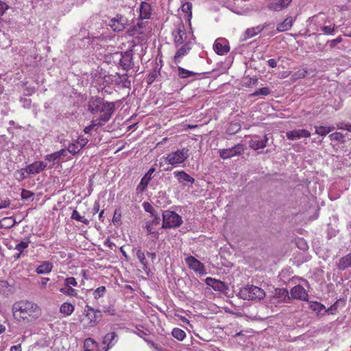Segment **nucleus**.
Masks as SVG:
<instances>
[{
	"mask_svg": "<svg viewBox=\"0 0 351 351\" xmlns=\"http://www.w3.org/2000/svg\"><path fill=\"white\" fill-rule=\"evenodd\" d=\"M12 311L14 319L23 324L34 322L38 319L42 311L40 306L29 300H20L12 305Z\"/></svg>",
	"mask_w": 351,
	"mask_h": 351,
	"instance_id": "f257e3e1",
	"label": "nucleus"
},
{
	"mask_svg": "<svg viewBox=\"0 0 351 351\" xmlns=\"http://www.w3.org/2000/svg\"><path fill=\"white\" fill-rule=\"evenodd\" d=\"M239 296L245 300H261L265 297V292L258 287L247 285L240 289Z\"/></svg>",
	"mask_w": 351,
	"mask_h": 351,
	"instance_id": "f03ea898",
	"label": "nucleus"
},
{
	"mask_svg": "<svg viewBox=\"0 0 351 351\" xmlns=\"http://www.w3.org/2000/svg\"><path fill=\"white\" fill-rule=\"evenodd\" d=\"M182 223V217L176 212L167 210L162 212V228H173Z\"/></svg>",
	"mask_w": 351,
	"mask_h": 351,
	"instance_id": "7ed1b4c3",
	"label": "nucleus"
},
{
	"mask_svg": "<svg viewBox=\"0 0 351 351\" xmlns=\"http://www.w3.org/2000/svg\"><path fill=\"white\" fill-rule=\"evenodd\" d=\"M114 110L115 105L113 102L104 100L98 110V113H100V115L96 120L101 121L102 125H104L111 119Z\"/></svg>",
	"mask_w": 351,
	"mask_h": 351,
	"instance_id": "20e7f679",
	"label": "nucleus"
},
{
	"mask_svg": "<svg viewBox=\"0 0 351 351\" xmlns=\"http://www.w3.org/2000/svg\"><path fill=\"white\" fill-rule=\"evenodd\" d=\"M189 150L183 148L169 154L165 158L166 161L172 165H177L184 162L189 156Z\"/></svg>",
	"mask_w": 351,
	"mask_h": 351,
	"instance_id": "39448f33",
	"label": "nucleus"
},
{
	"mask_svg": "<svg viewBox=\"0 0 351 351\" xmlns=\"http://www.w3.org/2000/svg\"><path fill=\"white\" fill-rule=\"evenodd\" d=\"M171 34L173 38V43L176 47L184 45L189 40H187V35L184 25L182 22L178 24L176 27L172 31Z\"/></svg>",
	"mask_w": 351,
	"mask_h": 351,
	"instance_id": "423d86ee",
	"label": "nucleus"
},
{
	"mask_svg": "<svg viewBox=\"0 0 351 351\" xmlns=\"http://www.w3.org/2000/svg\"><path fill=\"white\" fill-rule=\"evenodd\" d=\"M115 55L119 56V64L124 71H128L133 68L134 63L132 50L116 53Z\"/></svg>",
	"mask_w": 351,
	"mask_h": 351,
	"instance_id": "0eeeda50",
	"label": "nucleus"
},
{
	"mask_svg": "<svg viewBox=\"0 0 351 351\" xmlns=\"http://www.w3.org/2000/svg\"><path fill=\"white\" fill-rule=\"evenodd\" d=\"M244 152V147L242 144H237L234 147L219 150V156L223 159H228L235 156H240Z\"/></svg>",
	"mask_w": 351,
	"mask_h": 351,
	"instance_id": "6e6552de",
	"label": "nucleus"
},
{
	"mask_svg": "<svg viewBox=\"0 0 351 351\" xmlns=\"http://www.w3.org/2000/svg\"><path fill=\"white\" fill-rule=\"evenodd\" d=\"M185 262L189 267L195 272L201 275H206L207 274L204 264L195 257L189 256L185 258Z\"/></svg>",
	"mask_w": 351,
	"mask_h": 351,
	"instance_id": "1a4fd4ad",
	"label": "nucleus"
},
{
	"mask_svg": "<svg viewBox=\"0 0 351 351\" xmlns=\"http://www.w3.org/2000/svg\"><path fill=\"white\" fill-rule=\"evenodd\" d=\"M128 19L122 15L117 14L115 17L111 19L108 25L114 32H121L125 28Z\"/></svg>",
	"mask_w": 351,
	"mask_h": 351,
	"instance_id": "9d476101",
	"label": "nucleus"
},
{
	"mask_svg": "<svg viewBox=\"0 0 351 351\" xmlns=\"http://www.w3.org/2000/svg\"><path fill=\"white\" fill-rule=\"evenodd\" d=\"M191 48L192 41L191 39H189L176 51L173 58V62L176 65H178V64L181 62L182 58L190 52Z\"/></svg>",
	"mask_w": 351,
	"mask_h": 351,
	"instance_id": "9b49d317",
	"label": "nucleus"
},
{
	"mask_svg": "<svg viewBox=\"0 0 351 351\" xmlns=\"http://www.w3.org/2000/svg\"><path fill=\"white\" fill-rule=\"evenodd\" d=\"M85 313L86 317L88 319V326H95L97 324L98 321L97 319L99 317H101V311L95 310L91 306L86 305L85 307Z\"/></svg>",
	"mask_w": 351,
	"mask_h": 351,
	"instance_id": "f8f14e48",
	"label": "nucleus"
},
{
	"mask_svg": "<svg viewBox=\"0 0 351 351\" xmlns=\"http://www.w3.org/2000/svg\"><path fill=\"white\" fill-rule=\"evenodd\" d=\"M290 294L293 299L302 301H308V299L307 291L300 285L293 287L290 291Z\"/></svg>",
	"mask_w": 351,
	"mask_h": 351,
	"instance_id": "ddd939ff",
	"label": "nucleus"
},
{
	"mask_svg": "<svg viewBox=\"0 0 351 351\" xmlns=\"http://www.w3.org/2000/svg\"><path fill=\"white\" fill-rule=\"evenodd\" d=\"M104 100L103 98L97 96L91 97L87 103L88 110L93 114H98V110Z\"/></svg>",
	"mask_w": 351,
	"mask_h": 351,
	"instance_id": "4468645a",
	"label": "nucleus"
},
{
	"mask_svg": "<svg viewBox=\"0 0 351 351\" xmlns=\"http://www.w3.org/2000/svg\"><path fill=\"white\" fill-rule=\"evenodd\" d=\"M205 282L208 286L211 287L215 291L225 292L228 289V286L224 282L219 280L208 277L205 279Z\"/></svg>",
	"mask_w": 351,
	"mask_h": 351,
	"instance_id": "2eb2a0df",
	"label": "nucleus"
},
{
	"mask_svg": "<svg viewBox=\"0 0 351 351\" xmlns=\"http://www.w3.org/2000/svg\"><path fill=\"white\" fill-rule=\"evenodd\" d=\"M268 138L267 135H265L262 138L258 136H254L249 142V146L251 149L258 150L263 149L266 147Z\"/></svg>",
	"mask_w": 351,
	"mask_h": 351,
	"instance_id": "dca6fc26",
	"label": "nucleus"
},
{
	"mask_svg": "<svg viewBox=\"0 0 351 351\" xmlns=\"http://www.w3.org/2000/svg\"><path fill=\"white\" fill-rule=\"evenodd\" d=\"M286 136L289 140H296L301 138H308L311 136V132L304 129H298L289 131L286 133Z\"/></svg>",
	"mask_w": 351,
	"mask_h": 351,
	"instance_id": "f3484780",
	"label": "nucleus"
},
{
	"mask_svg": "<svg viewBox=\"0 0 351 351\" xmlns=\"http://www.w3.org/2000/svg\"><path fill=\"white\" fill-rule=\"evenodd\" d=\"M46 167V163L39 161L28 165L26 168L23 169L22 170L25 171L28 174H36L45 169Z\"/></svg>",
	"mask_w": 351,
	"mask_h": 351,
	"instance_id": "a211bd4d",
	"label": "nucleus"
},
{
	"mask_svg": "<svg viewBox=\"0 0 351 351\" xmlns=\"http://www.w3.org/2000/svg\"><path fill=\"white\" fill-rule=\"evenodd\" d=\"M213 49L220 56H223L230 51V47L227 41L224 39H217L215 40Z\"/></svg>",
	"mask_w": 351,
	"mask_h": 351,
	"instance_id": "6ab92c4d",
	"label": "nucleus"
},
{
	"mask_svg": "<svg viewBox=\"0 0 351 351\" xmlns=\"http://www.w3.org/2000/svg\"><path fill=\"white\" fill-rule=\"evenodd\" d=\"M152 14V9L151 5L146 2L142 1L139 8V16L140 20L151 19Z\"/></svg>",
	"mask_w": 351,
	"mask_h": 351,
	"instance_id": "aec40b11",
	"label": "nucleus"
},
{
	"mask_svg": "<svg viewBox=\"0 0 351 351\" xmlns=\"http://www.w3.org/2000/svg\"><path fill=\"white\" fill-rule=\"evenodd\" d=\"M291 1L292 0H274L268 5L267 8L269 10L280 12L287 8Z\"/></svg>",
	"mask_w": 351,
	"mask_h": 351,
	"instance_id": "412c9836",
	"label": "nucleus"
},
{
	"mask_svg": "<svg viewBox=\"0 0 351 351\" xmlns=\"http://www.w3.org/2000/svg\"><path fill=\"white\" fill-rule=\"evenodd\" d=\"M118 339V335L115 332L107 333L102 341V343L107 346L104 351H108V350L112 348L117 343Z\"/></svg>",
	"mask_w": 351,
	"mask_h": 351,
	"instance_id": "4be33fe9",
	"label": "nucleus"
},
{
	"mask_svg": "<svg viewBox=\"0 0 351 351\" xmlns=\"http://www.w3.org/2000/svg\"><path fill=\"white\" fill-rule=\"evenodd\" d=\"M337 267L339 270L343 271L351 267V253L346 254L339 259L337 263Z\"/></svg>",
	"mask_w": 351,
	"mask_h": 351,
	"instance_id": "5701e85b",
	"label": "nucleus"
},
{
	"mask_svg": "<svg viewBox=\"0 0 351 351\" xmlns=\"http://www.w3.org/2000/svg\"><path fill=\"white\" fill-rule=\"evenodd\" d=\"M274 298L278 299V302H287L290 300L288 291L283 288L275 289Z\"/></svg>",
	"mask_w": 351,
	"mask_h": 351,
	"instance_id": "b1692460",
	"label": "nucleus"
},
{
	"mask_svg": "<svg viewBox=\"0 0 351 351\" xmlns=\"http://www.w3.org/2000/svg\"><path fill=\"white\" fill-rule=\"evenodd\" d=\"M114 82L116 84L121 86L123 88H130L131 86V82L128 78L127 74H119L117 73L115 76Z\"/></svg>",
	"mask_w": 351,
	"mask_h": 351,
	"instance_id": "393cba45",
	"label": "nucleus"
},
{
	"mask_svg": "<svg viewBox=\"0 0 351 351\" xmlns=\"http://www.w3.org/2000/svg\"><path fill=\"white\" fill-rule=\"evenodd\" d=\"M267 26V24L260 25L256 27L248 28L245 32V39L252 38L261 32Z\"/></svg>",
	"mask_w": 351,
	"mask_h": 351,
	"instance_id": "a878e982",
	"label": "nucleus"
},
{
	"mask_svg": "<svg viewBox=\"0 0 351 351\" xmlns=\"http://www.w3.org/2000/svg\"><path fill=\"white\" fill-rule=\"evenodd\" d=\"M173 173L180 182H186L193 184L195 182V179L193 178L183 171H175Z\"/></svg>",
	"mask_w": 351,
	"mask_h": 351,
	"instance_id": "bb28decb",
	"label": "nucleus"
},
{
	"mask_svg": "<svg viewBox=\"0 0 351 351\" xmlns=\"http://www.w3.org/2000/svg\"><path fill=\"white\" fill-rule=\"evenodd\" d=\"M293 25L292 17L286 18L282 23L277 25L276 30L278 32H282L291 29Z\"/></svg>",
	"mask_w": 351,
	"mask_h": 351,
	"instance_id": "cd10ccee",
	"label": "nucleus"
},
{
	"mask_svg": "<svg viewBox=\"0 0 351 351\" xmlns=\"http://www.w3.org/2000/svg\"><path fill=\"white\" fill-rule=\"evenodd\" d=\"M136 256L141 265H143V269L148 274V271H149V265L147 260L145 258V255L144 252L141 250H138L136 252Z\"/></svg>",
	"mask_w": 351,
	"mask_h": 351,
	"instance_id": "c85d7f7f",
	"label": "nucleus"
},
{
	"mask_svg": "<svg viewBox=\"0 0 351 351\" xmlns=\"http://www.w3.org/2000/svg\"><path fill=\"white\" fill-rule=\"evenodd\" d=\"M53 264L49 261H44L36 269V271L38 274H47L51 271Z\"/></svg>",
	"mask_w": 351,
	"mask_h": 351,
	"instance_id": "c756f323",
	"label": "nucleus"
},
{
	"mask_svg": "<svg viewBox=\"0 0 351 351\" xmlns=\"http://www.w3.org/2000/svg\"><path fill=\"white\" fill-rule=\"evenodd\" d=\"M178 75L180 78L182 79H186L191 77H195L197 75H199V73H195L191 71H189L187 69H185L180 66H178Z\"/></svg>",
	"mask_w": 351,
	"mask_h": 351,
	"instance_id": "7c9ffc66",
	"label": "nucleus"
},
{
	"mask_svg": "<svg viewBox=\"0 0 351 351\" xmlns=\"http://www.w3.org/2000/svg\"><path fill=\"white\" fill-rule=\"evenodd\" d=\"M74 309L75 307L73 304L71 303L64 302L61 305L60 308V312L66 316H69L73 313Z\"/></svg>",
	"mask_w": 351,
	"mask_h": 351,
	"instance_id": "2f4dec72",
	"label": "nucleus"
},
{
	"mask_svg": "<svg viewBox=\"0 0 351 351\" xmlns=\"http://www.w3.org/2000/svg\"><path fill=\"white\" fill-rule=\"evenodd\" d=\"M154 171H155L154 168H151L149 169L147 173L142 178L141 182H140V185L138 186V189L139 188L140 186H142L143 189L145 188L147 186L149 182L150 181V180L152 178V173Z\"/></svg>",
	"mask_w": 351,
	"mask_h": 351,
	"instance_id": "473e14b6",
	"label": "nucleus"
},
{
	"mask_svg": "<svg viewBox=\"0 0 351 351\" xmlns=\"http://www.w3.org/2000/svg\"><path fill=\"white\" fill-rule=\"evenodd\" d=\"M315 134L325 136L328 134H329L331 131L335 130V127H326V126H315Z\"/></svg>",
	"mask_w": 351,
	"mask_h": 351,
	"instance_id": "72a5a7b5",
	"label": "nucleus"
},
{
	"mask_svg": "<svg viewBox=\"0 0 351 351\" xmlns=\"http://www.w3.org/2000/svg\"><path fill=\"white\" fill-rule=\"evenodd\" d=\"M329 138L331 141H335L338 144H343L345 143V136L339 132H334L329 135Z\"/></svg>",
	"mask_w": 351,
	"mask_h": 351,
	"instance_id": "f704fd0d",
	"label": "nucleus"
},
{
	"mask_svg": "<svg viewBox=\"0 0 351 351\" xmlns=\"http://www.w3.org/2000/svg\"><path fill=\"white\" fill-rule=\"evenodd\" d=\"M82 149L80 147L79 143L77 140L69 144L67 147L68 152L73 156L78 154Z\"/></svg>",
	"mask_w": 351,
	"mask_h": 351,
	"instance_id": "c9c22d12",
	"label": "nucleus"
},
{
	"mask_svg": "<svg viewBox=\"0 0 351 351\" xmlns=\"http://www.w3.org/2000/svg\"><path fill=\"white\" fill-rule=\"evenodd\" d=\"M171 335L175 339H178V341H183L184 339L186 337L185 332L179 328H174L172 330Z\"/></svg>",
	"mask_w": 351,
	"mask_h": 351,
	"instance_id": "e433bc0d",
	"label": "nucleus"
},
{
	"mask_svg": "<svg viewBox=\"0 0 351 351\" xmlns=\"http://www.w3.org/2000/svg\"><path fill=\"white\" fill-rule=\"evenodd\" d=\"M241 125L237 123H230L228 128L226 130V133L230 135L234 134L241 130Z\"/></svg>",
	"mask_w": 351,
	"mask_h": 351,
	"instance_id": "4c0bfd02",
	"label": "nucleus"
},
{
	"mask_svg": "<svg viewBox=\"0 0 351 351\" xmlns=\"http://www.w3.org/2000/svg\"><path fill=\"white\" fill-rule=\"evenodd\" d=\"M71 218L77 221H80L85 225H88L89 223V220L86 219L85 217L81 216L80 214L76 210H73Z\"/></svg>",
	"mask_w": 351,
	"mask_h": 351,
	"instance_id": "58836bf2",
	"label": "nucleus"
},
{
	"mask_svg": "<svg viewBox=\"0 0 351 351\" xmlns=\"http://www.w3.org/2000/svg\"><path fill=\"white\" fill-rule=\"evenodd\" d=\"M159 73V70H157L156 68L150 71L146 77L147 84L149 85L152 84L158 77Z\"/></svg>",
	"mask_w": 351,
	"mask_h": 351,
	"instance_id": "ea45409f",
	"label": "nucleus"
},
{
	"mask_svg": "<svg viewBox=\"0 0 351 351\" xmlns=\"http://www.w3.org/2000/svg\"><path fill=\"white\" fill-rule=\"evenodd\" d=\"M102 123L101 121H98V120L93 119L90 122V124L88 126H86L84 129V132L85 134H90V131L95 127L99 128L101 127Z\"/></svg>",
	"mask_w": 351,
	"mask_h": 351,
	"instance_id": "a19ab883",
	"label": "nucleus"
},
{
	"mask_svg": "<svg viewBox=\"0 0 351 351\" xmlns=\"http://www.w3.org/2000/svg\"><path fill=\"white\" fill-rule=\"evenodd\" d=\"M269 93H270V90L269 89V88L263 87L261 88H258V90H256V91H254V93L250 94V97H257L259 95L267 96V95H269Z\"/></svg>",
	"mask_w": 351,
	"mask_h": 351,
	"instance_id": "79ce46f5",
	"label": "nucleus"
},
{
	"mask_svg": "<svg viewBox=\"0 0 351 351\" xmlns=\"http://www.w3.org/2000/svg\"><path fill=\"white\" fill-rule=\"evenodd\" d=\"M60 292L69 296H76L77 295V291L76 289L66 286H65V287L61 288Z\"/></svg>",
	"mask_w": 351,
	"mask_h": 351,
	"instance_id": "37998d69",
	"label": "nucleus"
},
{
	"mask_svg": "<svg viewBox=\"0 0 351 351\" xmlns=\"http://www.w3.org/2000/svg\"><path fill=\"white\" fill-rule=\"evenodd\" d=\"M29 243L30 241L29 239L27 241H21L15 246L14 249L18 252L23 253V251L28 247Z\"/></svg>",
	"mask_w": 351,
	"mask_h": 351,
	"instance_id": "c03bdc74",
	"label": "nucleus"
},
{
	"mask_svg": "<svg viewBox=\"0 0 351 351\" xmlns=\"http://www.w3.org/2000/svg\"><path fill=\"white\" fill-rule=\"evenodd\" d=\"M307 71L304 69H302L295 72L292 75L291 78L294 80L302 79L305 77L306 75Z\"/></svg>",
	"mask_w": 351,
	"mask_h": 351,
	"instance_id": "a18cd8bd",
	"label": "nucleus"
},
{
	"mask_svg": "<svg viewBox=\"0 0 351 351\" xmlns=\"http://www.w3.org/2000/svg\"><path fill=\"white\" fill-rule=\"evenodd\" d=\"M310 308L313 311L320 312L325 309V306L318 302H311L310 303Z\"/></svg>",
	"mask_w": 351,
	"mask_h": 351,
	"instance_id": "49530a36",
	"label": "nucleus"
},
{
	"mask_svg": "<svg viewBox=\"0 0 351 351\" xmlns=\"http://www.w3.org/2000/svg\"><path fill=\"white\" fill-rule=\"evenodd\" d=\"M121 210L119 208L116 209L114 210L113 218H112L113 223L116 226L120 225L121 223Z\"/></svg>",
	"mask_w": 351,
	"mask_h": 351,
	"instance_id": "de8ad7c7",
	"label": "nucleus"
},
{
	"mask_svg": "<svg viewBox=\"0 0 351 351\" xmlns=\"http://www.w3.org/2000/svg\"><path fill=\"white\" fill-rule=\"evenodd\" d=\"M106 291V289L104 286H101V287H98L93 292L94 298L97 300V299L102 297L104 295Z\"/></svg>",
	"mask_w": 351,
	"mask_h": 351,
	"instance_id": "09e8293b",
	"label": "nucleus"
},
{
	"mask_svg": "<svg viewBox=\"0 0 351 351\" xmlns=\"http://www.w3.org/2000/svg\"><path fill=\"white\" fill-rule=\"evenodd\" d=\"M192 3L190 2H185L182 5V10L185 12L186 14H188V16L191 18L192 16Z\"/></svg>",
	"mask_w": 351,
	"mask_h": 351,
	"instance_id": "8fccbe9b",
	"label": "nucleus"
},
{
	"mask_svg": "<svg viewBox=\"0 0 351 351\" xmlns=\"http://www.w3.org/2000/svg\"><path fill=\"white\" fill-rule=\"evenodd\" d=\"M97 342L92 338H87L84 341V350L92 351L91 347L96 345Z\"/></svg>",
	"mask_w": 351,
	"mask_h": 351,
	"instance_id": "3c124183",
	"label": "nucleus"
},
{
	"mask_svg": "<svg viewBox=\"0 0 351 351\" xmlns=\"http://www.w3.org/2000/svg\"><path fill=\"white\" fill-rule=\"evenodd\" d=\"M321 31L328 35H333L335 33V25L329 26H322L320 27Z\"/></svg>",
	"mask_w": 351,
	"mask_h": 351,
	"instance_id": "603ef678",
	"label": "nucleus"
},
{
	"mask_svg": "<svg viewBox=\"0 0 351 351\" xmlns=\"http://www.w3.org/2000/svg\"><path fill=\"white\" fill-rule=\"evenodd\" d=\"M8 5L4 1L0 0V23L3 21L2 16L5 14V11L8 10Z\"/></svg>",
	"mask_w": 351,
	"mask_h": 351,
	"instance_id": "864d4df0",
	"label": "nucleus"
},
{
	"mask_svg": "<svg viewBox=\"0 0 351 351\" xmlns=\"http://www.w3.org/2000/svg\"><path fill=\"white\" fill-rule=\"evenodd\" d=\"M296 245L298 248H300V250H302L303 251H305V250H308V248L307 243L305 241V240H304L303 239H301V238H299L296 241Z\"/></svg>",
	"mask_w": 351,
	"mask_h": 351,
	"instance_id": "5fc2aeb1",
	"label": "nucleus"
},
{
	"mask_svg": "<svg viewBox=\"0 0 351 351\" xmlns=\"http://www.w3.org/2000/svg\"><path fill=\"white\" fill-rule=\"evenodd\" d=\"M64 285L66 287H76L77 285V282L74 277H69L65 279Z\"/></svg>",
	"mask_w": 351,
	"mask_h": 351,
	"instance_id": "6e6d98bb",
	"label": "nucleus"
},
{
	"mask_svg": "<svg viewBox=\"0 0 351 351\" xmlns=\"http://www.w3.org/2000/svg\"><path fill=\"white\" fill-rule=\"evenodd\" d=\"M33 195H34L33 193H32L29 191L25 190V189H23L22 191H21V199H25V200L29 199Z\"/></svg>",
	"mask_w": 351,
	"mask_h": 351,
	"instance_id": "4d7b16f0",
	"label": "nucleus"
},
{
	"mask_svg": "<svg viewBox=\"0 0 351 351\" xmlns=\"http://www.w3.org/2000/svg\"><path fill=\"white\" fill-rule=\"evenodd\" d=\"M337 128L351 132V124L348 123H339L337 125Z\"/></svg>",
	"mask_w": 351,
	"mask_h": 351,
	"instance_id": "13d9d810",
	"label": "nucleus"
},
{
	"mask_svg": "<svg viewBox=\"0 0 351 351\" xmlns=\"http://www.w3.org/2000/svg\"><path fill=\"white\" fill-rule=\"evenodd\" d=\"M45 158L46 160L49 162H54L56 160L59 159L58 157V154H56V152L46 155L45 156Z\"/></svg>",
	"mask_w": 351,
	"mask_h": 351,
	"instance_id": "bf43d9fd",
	"label": "nucleus"
},
{
	"mask_svg": "<svg viewBox=\"0 0 351 351\" xmlns=\"http://www.w3.org/2000/svg\"><path fill=\"white\" fill-rule=\"evenodd\" d=\"M77 141L79 143L80 147L82 149H83L86 146V145L88 143V139L86 138H84V137H79L77 139Z\"/></svg>",
	"mask_w": 351,
	"mask_h": 351,
	"instance_id": "052dcab7",
	"label": "nucleus"
},
{
	"mask_svg": "<svg viewBox=\"0 0 351 351\" xmlns=\"http://www.w3.org/2000/svg\"><path fill=\"white\" fill-rule=\"evenodd\" d=\"M342 41L341 36H338L335 39H333L329 42V45L331 48H333L335 46H336L337 44L340 43Z\"/></svg>",
	"mask_w": 351,
	"mask_h": 351,
	"instance_id": "680f3d73",
	"label": "nucleus"
},
{
	"mask_svg": "<svg viewBox=\"0 0 351 351\" xmlns=\"http://www.w3.org/2000/svg\"><path fill=\"white\" fill-rule=\"evenodd\" d=\"M10 205V200L8 198H6L3 200L0 201V209L6 208L9 207Z\"/></svg>",
	"mask_w": 351,
	"mask_h": 351,
	"instance_id": "e2e57ef3",
	"label": "nucleus"
},
{
	"mask_svg": "<svg viewBox=\"0 0 351 351\" xmlns=\"http://www.w3.org/2000/svg\"><path fill=\"white\" fill-rule=\"evenodd\" d=\"M143 207H144V209L145 210V211L150 213L153 216L154 215V208L150 204H149L148 202H144Z\"/></svg>",
	"mask_w": 351,
	"mask_h": 351,
	"instance_id": "0e129e2a",
	"label": "nucleus"
},
{
	"mask_svg": "<svg viewBox=\"0 0 351 351\" xmlns=\"http://www.w3.org/2000/svg\"><path fill=\"white\" fill-rule=\"evenodd\" d=\"M145 341L147 343V344L153 348L155 350L162 351L161 349L156 345L153 341L149 339H145Z\"/></svg>",
	"mask_w": 351,
	"mask_h": 351,
	"instance_id": "69168bd1",
	"label": "nucleus"
},
{
	"mask_svg": "<svg viewBox=\"0 0 351 351\" xmlns=\"http://www.w3.org/2000/svg\"><path fill=\"white\" fill-rule=\"evenodd\" d=\"M104 312L105 313H107V314L110 315H115V310L112 306H108V307L105 308V309L104 310Z\"/></svg>",
	"mask_w": 351,
	"mask_h": 351,
	"instance_id": "338daca9",
	"label": "nucleus"
},
{
	"mask_svg": "<svg viewBox=\"0 0 351 351\" xmlns=\"http://www.w3.org/2000/svg\"><path fill=\"white\" fill-rule=\"evenodd\" d=\"M56 154H58V158L61 157H64L66 155V151L64 149H62L60 151L56 152Z\"/></svg>",
	"mask_w": 351,
	"mask_h": 351,
	"instance_id": "774afa93",
	"label": "nucleus"
}]
</instances>
